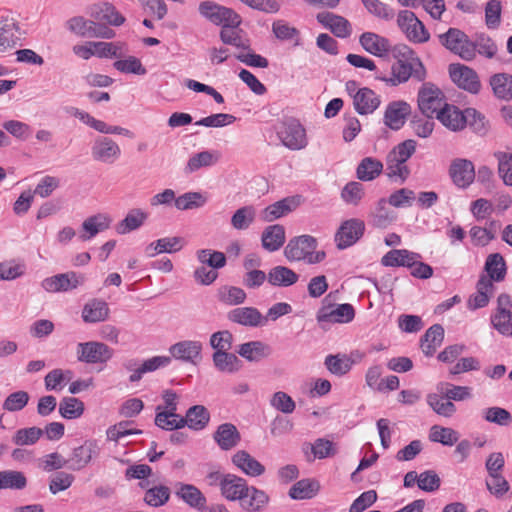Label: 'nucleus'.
Masks as SVG:
<instances>
[{"label": "nucleus", "mask_w": 512, "mask_h": 512, "mask_svg": "<svg viewBox=\"0 0 512 512\" xmlns=\"http://www.w3.org/2000/svg\"><path fill=\"white\" fill-rule=\"evenodd\" d=\"M221 495L229 501H240L247 512H259L269 503V496L255 486H249L246 479L227 473L221 489Z\"/></svg>", "instance_id": "nucleus-1"}, {"label": "nucleus", "mask_w": 512, "mask_h": 512, "mask_svg": "<svg viewBox=\"0 0 512 512\" xmlns=\"http://www.w3.org/2000/svg\"><path fill=\"white\" fill-rule=\"evenodd\" d=\"M285 240V229L280 224L267 226L261 235L262 247L269 252L279 250L285 243Z\"/></svg>", "instance_id": "nucleus-33"}, {"label": "nucleus", "mask_w": 512, "mask_h": 512, "mask_svg": "<svg viewBox=\"0 0 512 512\" xmlns=\"http://www.w3.org/2000/svg\"><path fill=\"white\" fill-rule=\"evenodd\" d=\"M429 440L444 446H453L459 440V434L452 428L433 425L429 431Z\"/></svg>", "instance_id": "nucleus-53"}, {"label": "nucleus", "mask_w": 512, "mask_h": 512, "mask_svg": "<svg viewBox=\"0 0 512 512\" xmlns=\"http://www.w3.org/2000/svg\"><path fill=\"white\" fill-rule=\"evenodd\" d=\"M411 112L410 105L405 101H393L386 107L384 123L392 130H399L405 124Z\"/></svg>", "instance_id": "nucleus-24"}, {"label": "nucleus", "mask_w": 512, "mask_h": 512, "mask_svg": "<svg viewBox=\"0 0 512 512\" xmlns=\"http://www.w3.org/2000/svg\"><path fill=\"white\" fill-rule=\"evenodd\" d=\"M43 435V430L38 427L22 428L16 431L12 441L17 446L35 444Z\"/></svg>", "instance_id": "nucleus-62"}, {"label": "nucleus", "mask_w": 512, "mask_h": 512, "mask_svg": "<svg viewBox=\"0 0 512 512\" xmlns=\"http://www.w3.org/2000/svg\"><path fill=\"white\" fill-rule=\"evenodd\" d=\"M397 24L407 39L414 43H425L429 40L430 34L424 24L409 10H402L398 13Z\"/></svg>", "instance_id": "nucleus-10"}, {"label": "nucleus", "mask_w": 512, "mask_h": 512, "mask_svg": "<svg viewBox=\"0 0 512 512\" xmlns=\"http://www.w3.org/2000/svg\"><path fill=\"white\" fill-rule=\"evenodd\" d=\"M353 361L345 354L328 355L325 358L326 368L334 375L342 376L348 373Z\"/></svg>", "instance_id": "nucleus-54"}, {"label": "nucleus", "mask_w": 512, "mask_h": 512, "mask_svg": "<svg viewBox=\"0 0 512 512\" xmlns=\"http://www.w3.org/2000/svg\"><path fill=\"white\" fill-rule=\"evenodd\" d=\"M219 300L227 305H239L246 300L245 291L236 286H224L219 290Z\"/></svg>", "instance_id": "nucleus-63"}, {"label": "nucleus", "mask_w": 512, "mask_h": 512, "mask_svg": "<svg viewBox=\"0 0 512 512\" xmlns=\"http://www.w3.org/2000/svg\"><path fill=\"white\" fill-rule=\"evenodd\" d=\"M93 46L99 58H121L128 52L124 42H96Z\"/></svg>", "instance_id": "nucleus-52"}, {"label": "nucleus", "mask_w": 512, "mask_h": 512, "mask_svg": "<svg viewBox=\"0 0 512 512\" xmlns=\"http://www.w3.org/2000/svg\"><path fill=\"white\" fill-rule=\"evenodd\" d=\"M380 104V96L368 87L360 88L353 94V105L360 115L372 114Z\"/></svg>", "instance_id": "nucleus-27"}, {"label": "nucleus", "mask_w": 512, "mask_h": 512, "mask_svg": "<svg viewBox=\"0 0 512 512\" xmlns=\"http://www.w3.org/2000/svg\"><path fill=\"white\" fill-rule=\"evenodd\" d=\"M299 204L300 200L298 197H286L264 208L260 213V217L264 222H273L294 211Z\"/></svg>", "instance_id": "nucleus-25"}, {"label": "nucleus", "mask_w": 512, "mask_h": 512, "mask_svg": "<svg viewBox=\"0 0 512 512\" xmlns=\"http://www.w3.org/2000/svg\"><path fill=\"white\" fill-rule=\"evenodd\" d=\"M212 360L215 368L223 373L232 374L237 372L241 367V361L235 354L229 351L214 352Z\"/></svg>", "instance_id": "nucleus-46"}, {"label": "nucleus", "mask_w": 512, "mask_h": 512, "mask_svg": "<svg viewBox=\"0 0 512 512\" xmlns=\"http://www.w3.org/2000/svg\"><path fill=\"white\" fill-rule=\"evenodd\" d=\"M85 281L86 277L83 274L68 271L45 278L41 282V287L49 293H61L77 289Z\"/></svg>", "instance_id": "nucleus-11"}, {"label": "nucleus", "mask_w": 512, "mask_h": 512, "mask_svg": "<svg viewBox=\"0 0 512 512\" xmlns=\"http://www.w3.org/2000/svg\"><path fill=\"white\" fill-rule=\"evenodd\" d=\"M410 170L406 162L397 158L392 153H388L386 157V175L390 179H399L403 183L409 176Z\"/></svg>", "instance_id": "nucleus-51"}, {"label": "nucleus", "mask_w": 512, "mask_h": 512, "mask_svg": "<svg viewBox=\"0 0 512 512\" xmlns=\"http://www.w3.org/2000/svg\"><path fill=\"white\" fill-rule=\"evenodd\" d=\"M474 59L477 54L480 56L492 59L498 53V46L495 41L485 33H477L472 40Z\"/></svg>", "instance_id": "nucleus-43"}, {"label": "nucleus", "mask_w": 512, "mask_h": 512, "mask_svg": "<svg viewBox=\"0 0 512 512\" xmlns=\"http://www.w3.org/2000/svg\"><path fill=\"white\" fill-rule=\"evenodd\" d=\"M365 224L359 219L344 221L335 234V242L339 249H346L355 244L363 235Z\"/></svg>", "instance_id": "nucleus-16"}, {"label": "nucleus", "mask_w": 512, "mask_h": 512, "mask_svg": "<svg viewBox=\"0 0 512 512\" xmlns=\"http://www.w3.org/2000/svg\"><path fill=\"white\" fill-rule=\"evenodd\" d=\"M449 74L459 88L472 94H477L480 91L481 83L474 69L463 64H451Z\"/></svg>", "instance_id": "nucleus-14"}, {"label": "nucleus", "mask_w": 512, "mask_h": 512, "mask_svg": "<svg viewBox=\"0 0 512 512\" xmlns=\"http://www.w3.org/2000/svg\"><path fill=\"white\" fill-rule=\"evenodd\" d=\"M355 317L354 307L349 303L321 307L316 315L318 323H349Z\"/></svg>", "instance_id": "nucleus-17"}, {"label": "nucleus", "mask_w": 512, "mask_h": 512, "mask_svg": "<svg viewBox=\"0 0 512 512\" xmlns=\"http://www.w3.org/2000/svg\"><path fill=\"white\" fill-rule=\"evenodd\" d=\"M299 280V275L286 266H275L268 272V282L272 286L289 287Z\"/></svg>", "instance_id": "nucleus-41"}, {"label": "nucleus", "mask_w": 512, "mask_h": 512, "mask_svg": "<svg viewBox=\"0 0 512 512\" xmlns=\"http://www.w3.org/2000/svg\"><path fill=\"white\" fill-rule=\"evenodd\" d=\"M444 339V329L440 324H434L421 338V349L426 356H432Z\"/></svg>", "instance_id": "nucleus-40"}, {"label": "nucleus", "mask_w": 512, "mask_h": 512, "mask_svg": "<svg viewBox=\"0 0 512 512\" xmlns=\"http://www.w3.org/2000/svg\"><path fill=\"white\" fill-rule=\"evenodd\" d=\"M277 136L286 148L293 151L302 150L308 145L304 126L294 118L287 119L280 124Z\"/></svg>", "instance_id": "nucleus-6"}, {"label": "nucleus", "mask_w": 512, "mask_h": 512, "mask_svg": "<svg viewBox=\"0 0 512 512\" xmlns=\"http://www.w3.org/2000/svg\"><path fill=\"white\" fill-rule=\"evenodd\" d=\"M210 420V414L203 405H195L190 407L186 415L183 417L184 427L199 431L204 429Z\"/></svg>", "instance_id": "nucleus-42"}, {"label": "nucleus", "mask_w": 512, "mask_h": 512, "mask_svg": "<svg viewBox=\"0 0 512 512\" xmlns=\"http://www.w3.org/2000/svg\"><path fill=\"white\" fill-rule=\"evenodd\" d=\"M418 107L427 118L437 116L442 107L447 104L443 92L432 83H424L418 92Z\"/></svg>", "instance_id": "nucleus-9"}, {"label": "nucleus", "mask_w": 512, "mask_h": 512, "mask_svg": "<svg viewBox=\"0 0 512 512\" xmlns=\"http://www.w3.org/2000/svg\"><path fill=\"white\" fill-rule=\"evenodd\" d=\"M319 490L316 481L302 479L293 484L289 490V496L294 500H304L313 498Z\"/></svg>", "instance_id": "nucleus-50"}, {"label": "nucleus", "mask_w": 512, "mask_h": 512, "mask_svg": "<svg viewBox=\"0 0 512 512\" xmlns=\"http://www.w3.org/2000/svg\"><path fill=\"white\" fill-rule=\"evenodd\" d=\"M410 77H414L418 81L425 79L426 70L420 59H414V62H395L391 67L390 77L376 75V79L390 86L405 83Z\"/></svg>", "instance_id": "nucleus-4"}, {"label": "nucleus", "mask_w": 512, "mask_h": 512, "mask_svg": "<svg viewBox=\"0 0 512 512\" xmlns=\"http://www.w3.org/2000/svg\"><path fill=\"white\" fill-rule=\"evenodd\" d=\"M512 300L508 294H500L497 308L491 315V324L500 334L512 337Z\"/></svg>", "instance_id": "nucleus-13"}, {"label": "nucleus", "mask_w": 512, "mask_h": 512, "mask_svg": "<svg viewBox=\"0 0 512 512\" xmlns=\"http://www.w3.org/2000/svg\"><path fill=\"white\" fill-rule=\"evenodd\" d=\"M213 439L223 451L235 448L241 441V435L232 423L219 425L213 434Z\"/></svg>", "instance_id": "nucleus-28"}, {"label": "nucleus", "mask_w": 512, "mask_h": 512, "mask_svg": "<svg viewBox=\"0 0 512 512\" xmlns=\"http://www.w3.org/2000/svg\"><path fill=\"white\" fill-rule=\"evenodd\" d=\"M498 172L504 184L512 186V152H496Z\"/></svg>", "instance_id": "nucleus-64"}, {"label": "nucleus", "mask_w": 512, "mask_h": 512, "mask_svg": "<svg viewBox=\"0 0 512 512\" xmlns=\"http://www.w3.org/2000/svg\"><path fill=\"white\" fill-rule=\"evenodd\" d=\"M90 15L96 20L106 21L113 26H120L125 22V18L110 3L94 5Z\"/></svg>", "instance_id": "nucleus-39"}, {"label": "nucleus", "mask_w": 512, "mask_h": 512, "mask_svg": "<svg viewBox=\"0 0 512 512\" xmlns=\"http://www.w3.org/2000/svg\"><path fill=\"white\" fill-rule=\"evenodd\" d=\"M317 240L311 235H300L289 240L284 249V255L290 262L303 261L306 264L314 265L326 258L324 251H317Z\"/></svg>", "instance_id": "nucleus-3"}, {"label": "nucleus", "mask_w": 512, "mask_h": 512, "mask_svg": "<svg viewBox=\"0 0 512 512\" xmlns=\"http://www.w3.org/2000/svg\"><path fill=\"white\" fill-rule=\"evenodd\" d=\"M256 211L251 205L237 209L231 217V225L237 230H245L255 220Z\"/></svg>", "instance_id": "nucleus-58"}, {"label": "nucleus", "mask_w": 512, "mask_h": 512, "mask_svg": "<svg viewBox=\"0 0 512 512\" xmlns=\"http://www.w3.org/2000/svg\"><path fill=\"white\" fill-rule=\"evenodd\" d=\"M113 67L121 73L145 75L146 68L142 65L139 58L135 56H128L125 59H118L113 63Z\"/></svg>", "instance_id": "nucleus-61"}, {"label": "nucleus", "mask_w": 512, "mask_h": 512, "mask_svg": "<svg viewBox=\"0 0 512 512\" xmlns=\"http://www.w3.org/2000/svg\"><path fill=\"white\" fill-rule=\"evenodd\" d=\"M484 269L487 273L486 278L490 282H500L505 279L507 273L506 262L500 253H492L487 256Z\"/></svg>", "instance_id": "nucleus-38"}, {"label": "nucleus", "mask_w": 512, "mask_h": 512, "mask_svg": "<svg viewBox=\"0 0 512 512\" xmlns=\"http://www.w3.org/2000/svg\"><path fill=\"white\" fill-rule=\"evenodd\" d=\"M206 203V198L200 192H186L175 200V207L178 210H192L203 207Z\"/></svg>", "instance_id": "nucleus-59"}, {"label": "nucleus", "mask_w": 512, "mask_h": 512, "mask_svg": "<svg viewBox=\"0 0 512 512\" xmlns=\"http://www.w3.org/2000/svg\"><path fill=\"white\" fill-rule=\"evenodd\" d=\"M383 171V163L373 157L363 158L357 166L356 175L361 181H372Z\"/></svg>", "instance_id": "nucleus-44"}, {"label": "nucleus", "mask_w": 512, "mask_h": 512, "mask_svg": "<svg viewBox=\"0 0 512 512\" xmlns=\"http://www.w3.org/2000/svg\"><path fill=\"white\" fill-rule=\"evenodd\" d=\"M99 446L96 441H85L82 445L74 448L68 459L69 468L79 471L85 468L93 459L99 455Z\"/></svg>", "instance_id": "nucleus-22"}, {"label": "nucleus", "mask_w": 512, "mask_h": 512, "mask_svg": "<svg viewBox=\"0 0 512 512\" xmlns=\"http://www.w3.org/2000/svg\"><path fill=\"white\" fill-rule=\"evenodd\" d=\"M67 29L75 35L83 38L111 39L115 32L104 24L75 16L67 21Z\"/></svg>", "instance_id": "nucleus-7"}, {"label": "nucleus", "mask_w": 512, "mask_h": 512, "mask_svg": "<svg viewBox=\"0 0 512 512\" xmlns=\"http://www.w3.org/2000/svg\"><path fill=\"white\" fill-rule=\"evenodd\" d=\"M202 343L197 340H182L169 348L170 357L176 360L197 364L202 359Z\"/></svg>", "instance_id": "nucleus-18"}, {"label": "nucleus", "mask_w": 512, "mask_h": 512, "mask_svg": "<svg viewBox=\"0 0 512 512\" xmlns=\"http://www.w3.org/2000/svg\"><path fill=\"white\" fill-rule=\"evenodd\" d=\"M317 18L319 22L329 28L336 37L347 38L350 36L351 25L344 17L327 12L319 14Z\"/></svg>", "instance_id": "nucleus-34"}, {"label": "nucleus", "mask_w": 512, "mask_h": 512, "mask_svg": "<svg viewBox=\"0 0 512 512\" xmlns=\"http://www.w3.org/2000/svg\"><path fill=\"white\" fill-rule=\"evenodd\" d=\"M20 39L18 21L9 12L0 13V52L15 47Z\"/></svg>", "instance_id": "nucleus-15"}, {"label": "nucleus", "mask_w": 512, "mask_h": 512, "mask_svg": "<svg viewBox=\"0 0 512 512\" xmlns=\"http://www.w3.org/2000/svg\"><path fill=\"white\" fill-rule=\"evenodd\" d=\"M449 174L457 187L467 188L475 179L474 165L467 159H455L450 165Z\"/></svg>", "instance_id": "nucleus-21"}, {"label": "nucleus", "mask_w": 512, "mask_h": 512, "mask_svg": "<svg viewBox=\"0 0 512 512\" xmlns=\"http://www.w3.org/2000/svg\"><path fill=\"white\" fill-rule=\"evenodd\" d=\"M421 255L407 249H393L387 252L381 259V264L386 267H408L411 268Z\"/></svg>", "instance_id": "nucleus-30"}, {"label": "nucleus", "mask_w": 512, "mask_h": 512, "mask_svg": "<svg viewBox=\"0 0 512 512\" xmlns=\"http://www.w3.org/2000/svg\"><path fill=\"white\" fill-rule=\"evenodd\" d=\"M197 260L201 265L218 270L226 265V256L223 252L211 249H200L196 252Z\"/></svg>", "instance_id": "nucleus-56"}, {"label": "nucleus", "mask_w": 512, "mask_h": 512, "mask_svg": "<svg viewBox=\"0 0 512 512\" xmlns=\"http://www.w3.org/2000/svg\"><path fill=\"white\" fill-rule=\"evenodd\" d=\"M147 218L148 214L142 209H131L126 214L125 218L116 225L115 230L120 235L128 234L139 229L145 223Z\"/></svg>", "instance_id": "nucleus-37"}, {"label": "nucleus", "mask_w": 512, "mask_h": 512, "mask_svg": "<svg viewBox=\"0 0 512 512\" xmlns=\"http://www.w3.org/2000/svg\"><path fill=\"white\" fill-rule=\"evenodd\" d=\"M489 84L497 99L512 100V75L508 73H496L490 77Z\"/></svg>", "instance_id": "nucleus-35"}, {"label": "nucleus", "mask_w": 512, "mask_h": 512, "mask_svg": "<svg viewBox=\"0 0 512 512\" xmlns=\"http://www.w3.org/2000/svg\"><path fill=\"white\" fill-rule=\"evenodd\" d=\"M111 221L110 216L105 213H98L86 218L81 225L79 239L83 242L90 241L98 233L108 229Z\"/></svg>", "instance_id": "nucleus-26"}, {"label": "nucleus", "mask_w": 512, "mask_h": 512, "mask_svg": "<svg viewBox=\"0 0 512 512\" xmlns=\"http://www.w3.org/2000/svg\"><path fill=\"white\" fill-rule=\"evenodd\" d=\"M442 46L462 60L471 62L474 60L472 39L458 28H449L445 33L439 35Z\"/></svg>", "instance_id": "nucleus-5"}, {"label": "nucleus", "mask_w": 512, "mask_h": 512, "mask_svg": "<svg viewBox=\"0 0 512 512\" xmlns=\"http://www.w3.org/2000/svg\"><path fill=\"white\" fill-rule=\"evenodd\" d=\"M238 354L249 362H258L272 354V348L262 341H249L239 346Z\"/></svg>", "instance_id": "nucleus-32"}, {"label": "nucleus", "mask_w": 512, "mask_h": 512, "mask_svg": "<svg viewBox=\"0 0 512 512\" xmlns=\"http://www.w3.org/2000/svg\"><path fill=\"white\" fill-rule=\"evenodd\" d=\"M436 118L447 129L453 132L463 130L467 125L475 131H481L484 128V116L474 108L460 110L453 104H445L437 113Z\"/></svg>", "instance_id": "nucleus-2"}, {"label": "nucleus", "mask_w": 512, "mask_h": 512, "mask_svg": "<svg viewBox=\"0 0 512 512\" xmlns=\"http://www.w3.org/2000/svg\"><path fill=\"white\" fill-rule=\"evenodd\" d=\"M175 496L187 504L190 508L203 510L206 506L207 499L201 490L193 484L176 482L174 484Z\"/></svg>", "instance_id": "nucleus-20"}, {"label": "nucleus", "mask_w": 512, "mask_h": 512, "mask_svg": "<svg viewBox=\"0 0 512 512\" xmlns=\"http://www.w3.org/2000/svg\"><path fill=\"white\" fill-rule=\"evenodd\" d=\"M156 415L154 419L155 425L166 431L179 430L184 428L183 416L177 413H166L162 408H156Z\"/></svg>", "instance_id": "nucleus-49"}, {"label": "nucleus", "mask_w": 512, "mask_h": 512, "mask_svg": "<svg viewBox=\"0 0 512 512\" xmlns=\"http://www.w3.org/2000/svg\"><path fill=\"white\" fill-rule=\"evenodd\" d=\"M219 160V152L205 150L191 156L186 164L185 171L193 173L203 167H211Z\"/></svg>", "instance_id": "nucleus-45"}, {"label": "nucleus", "mask_w": 512, "mask_h": 512, "mask_svg": "<svg viewBox=\"0 0 512 512\" xmlns=\"http://www.w3.org/2000/svg\"><path fill=\"white\" fill-rule=\"evenodd\" d=\"M199 13L215 25L237 27L241 23L240 16L232 9L221 6L213 1L199 4Z\"/></svg>", "instance_id": "nucleus-8"}, {"label": "nucleus", "mask_w": 512, "mask_h": 512, "mask_svg": "<svg viewBox=\"0 0 512 512\" xmlns=\"http://www.w3.org/2000/svg\"><path fill=\"white\" fill-rule=\"evenodd\" d=\"M228 319L248 327H258L265 324L264 316L255 307L235 308L228 313Z\"/></svg>", "instance_id": "nucleus-29"}, {"label": "nucleus", "mask_w": 512, "mask_h": 512, "mask_svg": "<svg viewBox=\"0 0 512 512\" xmlns=\"http://www.w3.org/2000/svg\"><path fill=\"white\" fill-rule=\"evenodd\" d=\"M170 498V489L167 486H154L145 492L144 501L151 507H160L166 504Z\"/></svg>", "instance_id": "nucleus-60"}, {"label": "nucleus", "mask_w": 512, "mask_h": 512, "mask_svg": "<svg viewBox=\"0 0 512 512\" xmlns=\"http://www.w3.org/2000/svg\"><path fill=\"white\" fill-rule=\"evenodd\" d=\"M494 290V285L488 278L481 276L477 283V292L470 298L469 306L473 309L485 307Z\"/></svg>", "instance_id": "nucleus-47"}, {"label": "nucleus", "mask_w": 512, "mask_h": 512, "mask_svg": "<svg viewBox=\"0 0 512 512\" xmlns=\"http://www.w3.org/2000/svg\"><path fill=\"white\" fill-rule=\"evenodd\" d=\"M76 353L78 361L87 364H98L109 361L113 357L114 351L105 343L88 341L78 343Z\"/></svg>", "instance_id": "nucleus-12"}, {"label": "nucleus", "mask_w": 512, "mask_h": 512, "mask_svg": "<svg viewBox=\"0 0 512 512\" xmlns=\"http://www.w3.org/2000/svg\"><path fill=\"white\" fill-rule=\"evenodd\" d=\"M109 316L108 304L99 299H93L86 303L82 310V318L86 323L105 321Z\"/></svg>", "instance_id": "nucleus-36"}, {"label": "nucleus", "mask_w": 512, "mask_h": 512, "mask_svg": "<svg viewBox=\"0 0 512 512\" xmlns=\"http://www.w3.org/2000/svg\"><path fill=\"white\" fill-rule=\"evenodd\" d=\"M27 485L25 475L20 471L4 470L0 471V490L15 489L21 490Z\"/></svg>", "instance_id": "nucleus-57"}, {"label": "nucleus", "mask_w": 512, "mask_h": 512, "mask_svg": "<svg viewBox=\"0 0 512 512\" xmlns=\"http://www.w3.org/2000/svg\"><path fill=\"white\" fill-rule=\"evenodd\" d=\"M426 401L429 407L440 416L449 418L456 412L455 404L440 394L430 393L427 395Z\"/></svg>", "instance_id": "nucleus-48"}, {"label": "nucleus", "mask_w": 512, "mask_h": 512, "mask_svg": "<svg viewBox=\"0 0 512 512\" xmlns=\"http://www.w3.org/2000/svg\"><path fill=\"white\" fill-rule=\"evenodd\" d=\"M91 154L95 161L112 164L119 159L121 149L113 139L98 137L91 147Z\"/></svg>", "instance_id": "nucleus-19"}, {"label": "nucleus", "mask_w": 512, "mask_h": 512, "mask_svg": "<svg viewBox=\"0 0 512 512\" xmlns=\"http://www.w3.org/2000/svg\"><path fill=\"white\" fill-rule=\"evenodd\" d=\"M359 42L368 53L382 57L390 51L389 40L373 32H365L360 36Z\"/></svg>", "instance_id": "nucleus-31"}, {"label": "nucleus", "mask_w": 512, "mask_h": 512, "mask_svg": "<svg viewBox=\"0 0 512 512\" xmlns=\"http://www.w3.org/2000/svg\"><path fill=\"white\" fill-rule=\"evenodd\" d=\"M232 464L249 477H259L265 473V466L246 450H238L231 457Z\"/></svg>", "instance_id": "nucleus-23"}, {"label": "nucleus", "mask_w": 512, "mask_h": 512, "mask_svg": "<svg viewBox=\"0 0 512 512\" xmlns=\"http://www.w3.org/2000/svg\"><path fill=\"white\" fill-rule=\"evenodd\" d=\"M84 403L75 397H64L59 404V413L65 419H77L84 413Z\"/></svg>", "instance_id": "nucleus-55"}]
</instances>
